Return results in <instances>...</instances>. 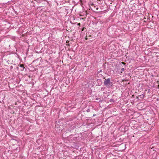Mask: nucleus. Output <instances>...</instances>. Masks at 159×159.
Listing matches in <instances>:
<instances>
[{
    "instance_id": "f257e3e1",
    "label": "nucleus",
    "mask_w": 159,
    "mask_h": 159,
    "mask_svg": "<svg viewBox=\"0 0 159 159\" xmlns=\"http://www.w3.org/2000/svg\"><path fill=\"white\" fill-rule=\"evenodd\" d=\"M103 83L105 86L109 88L111 87L112 85V82L110 81V78L105 79Z\"/></svg>"
},
{
    "instance_id": "f03ea898",
    "label": "nucleus",
    "mask_w": 159,
    "mask_h": 159,
    "mask_svg": "<svg viewBox=\"0 0 159 159\" xmlns=\"http://www.w3.org/2000/svg\"><path fill=\"white\" fill-rule=\"evenodd\" d=\"M144 97V95L143 94H141V95H139V96H138V97H137V98L139 99V97L141 99H143V98Z\"/></svg>"
},
{
    "instance_id": "7ed1b4c3",
    "label": "nucleus",
    "mask_w": 159,
    "mask_h": 159,
    "mask_svg": "<svg viewBox=\"0 0 159 159\" xmlns=\"http://www.w3.org/2000/svg\"><path fill=\"white\" fill-rule=\"evenodd\" d=\"M20 66L22 68V69L21 70L22 71L24 70V69L25 68L24 65L23 64H21L20 65Z\"/></svg>"
},
{
    "instance_id": "20e7f679",
    "label": "nucleus",
    "mask_w": 159,
    "mask_h": 159,
    "mask_svg": "<svg viewBox=\"0 0 159 159\" xmlns=\"http://www.w3.org/2000/svg\"><path fill=\"white\" fill-rule=\"evenodd\" d=\"M121 72H122L123 71H124V70H125V69H124V68H122L121 69Z\"/></svg>"
},
{
    "instance_id": "39448f33",
    "label": "nucleus",
    "mask_w": 159,
    "mask_h": 159,
    "mask_svg": "<svg viewBox=\"0 0 159 159\" xmlns=\"http://www.w3.org/2000/svg\"><path fill=\"white\" fill-rule=\"evenodd\" d=\"M86 111H87V112H89L90 111V110L89 109H88L86 110Z\"/></svg>"
},
{
    "instance_id": "423d86ee",
    "label": "nucleus",
    "mask_w": 159,
    "mask_h": 159,
    "mask_svg": "<svg viewBox=\"0 0 159 159\" xmlns=\"http://www.w3.org/2000/svg\"><path fill=\"white\" fill-rule=\"evenodd\" d=\"M121 64H123V65H125L126 64V63H125V62H121Z\"/></svg>"
},
{
    "instance_id": "0eeeda50",
    "label": "nucleus",
    "mask_w": 159,
    "mask_h": 159,
    "mask_svg": "<svg viewBox=\"0 0 159 159\" xmlns=\"http://www.w3.org/2000/svg\"><path fill=\"white\" fill-rule=\"evenodd\" d=\"M102 70H100L99 71H98V74L99 73H100L102 72Z\"/></svg>"
},
{
    "instance_id": "6e6552de",
    "label": "nucleus",
    "mask_w": 159,
    "mask_h": 159,
    "mask_svg": "<svg viewBox=\"0 0 159 159\" xmlns=\"http://www.w3.org/2000/svg\"><path fill=\"white\" fill-rule=\"evenodd\" d=\"M86 29V28H85V27H84L82 29V31H83L84 30V29Z\"/></svg>"
},
{
    "instance_id": "1a4fd4ad",
    "label": "nucleus",
    "mask_w": 159,
    "mask_h": 159,
    "mask_svg": "<svg viewBox=\"0 0 159 159\" xmlns=\"http://www.w3.org/2000/svg\"><path fill=\"white\" fill-rule=\"evenodd\" d=\"M113 101V99H111L110 100V102H112Z\"/></svg>"
},
{
    "instance_id": "9d476101",
    "label": "nucleus",
    "mask_w": 159,
    "mask_h": 159,
    "mask_svg": "<svg viewBox=\"0 0 159 159\" xmlns=\"http://www.w3.org/2000/svg\"><path fill=\"white\" fill-rule=\"evenodd\" d=\"M99 99V98H96V100H98Z\"/></svg>"
},
{
    "instance_id": "9b49d317",
    "label": "nucleus",
    "mask_w": 159,
    "mask_h": 159,
    "mask_svg": "<svg viewBox=\"0 0 159 159\" xmlns=\"http://www.w3.org/2000/svg\"><path fill=\"white\" fill-rule=\"evenodd\" d=\"M159 99H158V98H157V101H159Z\"/></svg>"
},
{
    "instance_id": "f8f14e48",
    "label": "nucleus",
    "mask_w": 159,
    "mask_h": 159,
    "mask_svg": "<svg viewBox=\"0 0 159 159\" xmlns=\"http://www.w3.org/2000/svg\"><path fill=\"white\" fill-rule=\"evenodd\" d=\"M103 79H104L105 78V77H103Z\"/></svg>"
},
{
    "instance_id": "ddd939ff",
    "label": "nucleus",
    "mask_w": 159,
    "mask_h": 159,
    "mask_svg": "<svg viewBox=\"0 0 159 159\" xmlns=\"http://www.w3.org/2000/svg\"><path fill=\"white\" fill-rule=\"evenodd\" d=\"M80 23H79L78 24V25H80Z\"/></svg>"
}]
</instances>
